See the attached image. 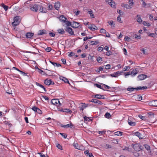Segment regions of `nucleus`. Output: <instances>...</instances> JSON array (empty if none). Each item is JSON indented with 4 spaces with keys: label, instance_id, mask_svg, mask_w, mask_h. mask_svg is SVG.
Segmentation results:
<instances>
[{
    "label": "nucleus",
    "instance_id": "1",
    "mask_svg": "<svg viewBox=\"0 0 157 157\" xmlns=\"http://www.w3.org/2000/svg\"><path fill=\"white\" fill-rule=\"evenodd\" d=\"M147 89V87L145 86H143L142 87H137L136 88L132 87H129L127 89V90L128 91H133L135 90H143L144 89Z\"/></svg>",
    "mask_w": 157,
    "mask_h": 157
},
{
    "label": "nucleus",
    "instance_id": "2",
    "mask_svg": "<svg viewBox=\"0 0 157 157\" xmlns=\"http://www.w3.org/2000/svg\"><path fill=\"white\" fill-rule=\"evenodd\" d=\"M132 147L136 151H140L142 150V147L137 144H133L132 145Z\"/></svg>",
    "mask_w": 157,
    "mask_h": 157
},
{
    "label": "nucleus",
    "instance_id": "3",
    "mask_svg": "<svg viewBox=\"0 0 157 157\" xmlns=\"http://www.w3.org/2000/svg\"><path fill=\"white\" fill-rule=\"evenodd\" d=\"M39 6L37 4H35L33 5V4H30L29 6L30 9L33 11L36 12L39 8Z\"/></svg>",
    "mask_w": 157,
    "mask_h": 157
},
{
    "label": "nucleus",
    "instance_id": "4",
    "mask_svg": "<svg viewBox=\"0 0 157 157\" xmlns=\"http://www.w3.org/2000/svg\"><path fill=\"white\" fill-rule=\"evenodd\" d=\"M51 103L54 105H56L57 106L61 105L59 99H53L51 101Z\"/></svg>",
    "mask_w": 157,
    "mask_h": 157
},
{
    "label": "nucleus",
    "instance_id": "5",
    "mask_svg": "<svg viewBox=\"0 0 157 157\" xmlns=\"http://www.w3.org/2000/svg\"><path fill=\"white\" fill-rule=\"evenodd\" d=\"M71 26L73 28H81L79 23L75 21H73L72 23Z\"/></svg>",
    "mask_w": 157,
    "mask_h": 157
},
{
    "label": "nucleus",
    "instance_id": "6",
    "mask_svg": "<svg viewBox=\"0 0 157 157\" xmlns=\"http://www.w3.org/2000/svg\"><path fill=\"white\" fill-rule=\"evenodd\" d=\"M65 30L71 35H74V31L71 27H67L65 29Z\"/></svg>",
    "mask_w": 157,
    "mask_h": 157
},
{
    "label": "nucleus",
    "instance_id": "7",
    "mask_svg": "<svg viewBox=\"0 0 157 157\" xmlns=\"http://www.w3.org/2000/svg\"><path fill=\"white\" fill-rule=\"evenodd\" d=\"M149 105L150 106L157 107V100H154L149 102Z\"/></svg>",
    "mask_w": 157,
    "mask_h": 157
},
{
    "label": "nucleus",
    "instance_id": "8",
    "mask_svg": "<svg viewBox=\"0 0 157 157\" xmlns=\"http://www.w3.org/2000/svg\"><path fill=\"white\" fill-rule=\"evenodd\" d=\"M132 117H129L128 121V123L131 126H134L136 125V123L132 121Z\"/></svg>",
    "mask_w": 157,
    "mask_h": 157
},
{
    "label": "nucleus",
    "instance_id": "9",
    "mask_svg": "<svg viewBox=\"0 0 157 157\" xmlns=\"http://www.w3.org/2000/svg\"><path fill=\"white\" fill-rule=\"evenodd\" d=\"M105 2H108L112 7H115V4L113 1L112 0H106Z\"/></svg>",
    "mask_w": 157,
    "mask_h": 157
},
{
    "label": "nucleus",
    "instance_id": "10",
    "mask_svg": "<svg viewBox=\"0 0 157 157\" xmlns=\"http://www.w3.org/2000/svg\"><path fill=\"white\" fill-rule=\"evenodd\" d=\"M94 98H96L97 99H105V98L104 96L103 95H101V94H97L95 95L94 97Z\"/></svg>",
    "mask_w": 157,
    "mask_h": 157
},
{
    "label": "nucleus",
    "instance_id": "11",
    "mask_svg": "<svg viewBox=\"0 0 157 157\" xmlns=\"http://www.w3.org/2000/svg\"><path fill=\"white\" fill-rule=\"evenodd\" d=\"M39 7H40L39 11L43 13H46L47 12V10L45 8H44L43 7L41 6H39Z\"/></svg>",
    "mask_w": 157,
    "mask_h": 157
},
{
    "label": "nucleus",
    "instance_id": "12",
    "mask_svg": "<svg viewBox=\"0 0 157 157\" xmlns=\"http://www.w3.org/2000/svg\"><path fill=\"white\" fill-rule=\"evenodd\" d=\"M122 72H119V71L116 72L113 74H111L110 75L112 77H116L118 75H120Z\"/></svg>",
    "mask_w": 157,
    "mask_h": 157
},
{
    "label": "nucleus",
    "instance_id": "13",
    "mask_svg": "<svg viewBox=\"0 0 157 157\" xmlns=\"http://www.w3.org/2000/svg\"><path fill=\"white\" fill-rule=\"evenodd\" d=\"M60 6V3L59 2H58L55 3L54 7L56 10H58L59 9Z\"/></svg>",
    "mask_w": 157,
    "mask_h": 157
},
{
    "label": "nucleus",
    "instance_id": "14",
    "mask_svg": "<svg viewBox=\"0 0 157 157\" xmlns=\"http://www.w3.org/2000/svg\"><path fill=\"white\" fill-rule=\"evenodd\" d=\"M147 76L146 75H141L138 76V78L140 80H143Z\"/></svg>",
    "mask_w": 157,
    "mask_h": 157
},
{
    "label": "nucleus",
    "instance_id": "15",
    "mask_svg": "<svg viewBox=\"0 0 157 157\" xmlns=\"http://www.w3.org/2000/svg\"><path fill=\"white\" fill-rule=\"evenodd\" d=\"M59 19V20L63 22H65L67 18L64 16V15H62L60 16Z\"/></svg>",
    "mask_w": 157,
    "mask_h": 157
},
{
    "label": "nucleus",
    "instance_id": "16",
    "mask_svg": "<svg viewBox=\"0 0 157 157\" xmlns=\"http://www.w3.org/2000/svg\"><path fill=\"white\" fill-rule=\"evenodd\" d=\"M34 35V33L28 32L26 34V37L27 38H31Z\"/></svg>",
    "mask_w": 157,
    "mask_h": 157
},
{
    "label": "nucleus",
    "instance_id": "17",
    "mask_svg": "<svg viewBox=\"0 0 157 157\" xmlns=\"http://www.w3.org/2000/svg\"><path fill=\"white\" fill-rule=\"evenodd\" d=\"M121 6L122 7H124L126 9H131L132 7L129 5L127 4H124V3H122Z\"/></svg>",
    "mask_w": 157,
    "mask_h": 157
},
{
    "label": "nucleus",
    "instance_id": "18",
    "mask_svg": "<svg viewBox=\"0 0 157 157\" xmlns=\"http://www.w3.org/2000/svg\"><path fill=\"white\" fill-rule=\"evenodd\" d=\"M46 31L45 30H41L39 31L38 33V34L39 35H42L44 34H46Z\"/></svg>",
    "mask_w": 157,
    "mask_h": 157
},
{
    "label": "nucleus",
    "instance_id": "19",
    "mask_svg": "<svg viewBox=\"0 0 157 157\" xmlns=\"http://www.w3.org/2000/svg\"><path fill=\"white\" fill-rule=\"evenodd\" d=\"M134 134L136 136H138L140 139H142V135L139 132H137L134 133Z\"/></svg>",
    "mask_w": 157,
    "mask_h": 157
},
{
    "label": "nucleus",
    "instance_id": "20",
    "mask_svg": "<svg viewBox=\"0 0 157 157\" xmlns=\"http://www.w3.org/2000/svg\"><path fill=\"white\" fill-rule=\"evenodd\" d=\"M60 78L61 80H62V81H64L65 83H69V81H68V79L65 77L61 76L60 77Z\"/></svg>",
    "mask_w": 157,
    "mask_h": 157
},
{
    "label": "nucleus",
    "instance_id": "21",
    "mask_svg": "<svg viewBox=\"0 0 157 157\" xmlns=\"http://www.w3.org/2000/svg\"><path fill=\"white\" fill-rule=\"evenodd\" d=\"M61 126L62 127L67 128L68 127H71V126H73V125L72 123H71L70 124H67L64 125H61Z\"/></svg>",
    "mask_w": 157,
    "mask_h": 157
},
{
    "label": "nucleus",
    "instance_id": "22",
    "mask_svg": "<svg viewBox=\"0 0 157 157\" xmlns=\"http://www.w3.org/2000/svg\"><path fill=\"white\" fill-rule=\"evenodd\" d=\"M36 84L37 86H39L40 87L42 88L44 90L45 92L47 91V90H46L45 88L44 87V86H43L40 84L39 83L37 82H36Z\"/></svg>",
    "mask_w": 157,
    "mask_h": 157
},
{
    "label": "nucleus",
    "instance_id": "23",
    "mask_svg": "<svg viewBox=\"0 0 157 157\" xmlns=\"http://www.w3.org/2000/svg\"><path fill=\"white\" fill-rule=\"evenodd\" d=\"M136 17H138L137 19V22L140 24H141L142 22V20L140 17V15L138 14L137 15Z\"/></svg>",
    "mask_w": 157,
    "mask_h": 157
},
{
    "label": "nucleus",
    "instance_id": "24",
    "mask_svg": "<svg viewBox=\"0 0 157 157\" xmlns=\"http://www.w3.org/2000/svg\"><path fill=\"white\" fill-rule=\"evenodd\" d=\"M1 6L6 11L8 9V6L5 5L4 3H2Z\"/></svg>",
    "mask_w": 157,
    "mask_h": 157
},
{
    "label": "nucleus",
    "instance_id": "25",
    "mask_svg": "<svg viewBox=\"0 0 157 157\" xmlns=\"http://www.w3.org/2000/svg\"><path fill=\"white\" fill-rule=\"evenodd\" d=\"M58 33L61 34H63L65 33V31L63 29H59L57 30Z\"/></svg>",
    "mask_w": 157,
    "mask_h": 157
},
{
    "label": "nucleus",
    "instance_id": "26",
    "mask_svg": "<svg viewBox=\"0 0 157 157\" xmlns=\"http://www.w3.org/2000/svg\"><path fill=\"white\" fill-rule=\"evenodd\" d=\"M19 21H14V22L12 23V25L13 26L15 27L18 25L19 24Z\"/></svg>",
    "mask_w": 157,
    "mask_h": 157
},
{
    "label": "nucleus",
    "instance_id": "27",
    "mask_svg": "<svg viewBox=\"0 0 157 157\" xmlns=\"http://www.w3.org/2000/svg\"><path fill=\"white\" fill-rule=\"evenodd\" d=\"M89 14L90 15V16L92 18H94V14L92 13V11L91 10H90L89 11H88Z\"/></svg>",
    "mask_w": 157,
    "mask_h": 157
},
{
    "label": "nucleus",
    "instance_id": "28",
    "mask_svg": "<svg viewBox=\"0 0 157 157\" xmlns=\"http://www.w3.org/2000/svg\"><path fill=\"white\" fill-rule=\"evenodd\" d=\"M123 132L120 131H117L114 133L115 135L117 136H121L122 135Z\"/></svg>",
    "mask_w": 157,
    "mask_h": 157
},
{
    "label": "nucleus",
    "instance_id": "29",
    "mask_svg": "<svg viewBox=\"0 0 157 157\" xmlns=\"http://www.w3.org/2000/svg\"><path fill=\"white\" fill-rule=\"evenodd\" d=\"M143 24L144 25L147 26H150L151 25V24L145 21L143 22Z\"/></svg>",
    "mask_w": 157,
    "mask_h": 157
},
{
    "label": "nucleus",
    "instance_id": "30",
    "mask_svg": "<svg viewBox=\"0 0 157 157\" xmlns=\"http://www.w3.org/2000/svg\"><path fill=\"white\" fill-rule=\"evenodd\" d=\"M140 50L143 53L144 55H147V50L146 49L144 48H142V49H140Z\"/></svg>",
    "mask_w": 157,
    "mask_h": 157
},
{
    "label": "nucleus",
    "instance_id": "31",
    "mask_svg": "<svg viewBox=\"0 0 157 157\" xmlns=\"http://www.w3.org/2000/svg\"><path fill=\"white\" fill-rule=\"evenodd\" d=\"M37 68L38 70V72L39 73H40L41 74H42L43 75H47V74L45 73V72H44L43 71L39 69L38 67H37Z\"/></svg>",
    "mask_w": 157,
    "mask_h": 157
},
{
    "label": "nucleus",
    "instance_id": "32",
    "mask_svg": "<svg viewBox=\"0 0 157 157\" xmlns=\"http://www.w3.org/2000/svg\"><path fill=\"white\" fill-rule=\"evenodd\" d=\"M50 80H48V79H46L44 81V84L46 85H50Z\"/></svg>",
    "mask_w": 157,
    "mask_h": 157
},
{
    "label": "nucleus",
    "instance_id": "33",
    "mask_svg": "<svg viewBox=\"0 0 157 157\" xmlns=\"http://www.w3.org/2000/svg\"><path fill=\"white\" fill-rule=\"evenodd\" d=\"M108 23L112 26V27H114V24H113V21H108Z\"/></svg>",
    "mask_w": 157,
    "mask_h": 157
},
{
    "label": "nucleus",
    "instance_id": "34",
    "mask_svg": "<svg viewBox=\"0 0 157 157\" xmlns=\"http://www.w3.org/2000/svg\"><path fill=\"white\" fill-rule=\"evenodd\" d=\"M90 42L92 45H96L99 43V42L98 41H91Z\"/></svg>",
    "mask_w": 157,
    "mask_h": 157
},
{
    "label": "nucleus",
    "instance_id": "35",
    "mask_svg": "<svg viewBox=\"0 0 157 157\" xmlns=\"http://www.w3.org/2000/svg\"><path fill=\"white\" fill-rule=\"evenodd\" d=\"M56 146L58 149H59L61 150L63 149L62 146L59 144L58 143L56 144Z\"/></svg>",
    "mask_w": 157,
    "mask_h": 157
},
{
    "label": "nucleus",
    "instance_id": "36",
    "mask_svg": "<svg viewBox=\"0 0 157 157\" xmlns=\"http://www.w3.org/2000/svg\"><path fill=\"white\" fill-rule=\"evenodd\" d=\"M63 110V112L66 113H71L72 112V111L71 110H70L69 109H65L64 110Z\"/></svg>",
    "mask_w": 157,
    "mask_h": 157
},
{
    "label": "nucleus",
    "instance_id": "37",
    "mask_svg": "<svg viewBox=\"0 0 157 157\" xmlns=\"http://www.w3.org/2000/svg\"><path fill=\"white\" fill-rule=\"evenodd\" d=\"M105 116L106 118H109L111 117V115L109 113L107 112L105 114Z\"/></svg>",
    "mask_w": 157,
    "mask_h": 157
},
{
    "label": "nucleus",
    "instance_id": "38",
    "mask_svg": "<svg viewBox=\"0 0 157 157\" xmlns=\"http://www.w3.org/2000/svg\"><path fill=\"white\" fill-rule=\"evenodd\" d=\"M94 85L95 86H96L97 87L104 90V89H103L102 87L101 86V85H99L97 83L95 84Z\"/></svg>",
    "mask_w": 157,
    "mask_h": 157
},
{
    "label": "nucleus",
    "instance_id": "39",
    "mask_svg": "<svg viewBox=\"0 0 157 157\" xmlns=\"http://www.w3.org/2000/svg\"><path fill=\"white\" fill-rule=\"evenodd\" d=\"M128 2H128L129 3V6H130L131 7L133 6V5L134 4V2H133V0H129Z\"/></svg>",
    "mask_w": 157,
    "mask_h": 157
},
{
    "label": "nucleus",
    "instance_id": "40",
    "mask_svg": "<svg viewBox=\"0 0 157 157\" xmlns=\"http://www.w3.org/2000/svg\"><path fill=\"white\" fill-rule=\"evenodd\" d=\"M20 17L19 16H16L14 17L13 19L14 21H19V19Z\"/></svg>",
    "mask_w": 157,
    "mask_h": 157
},
{
    "label": "nucleus",
    "instance_id": "41",
    "mask_svg": "<svg viewBox=\"0 0 157 157\" xmlns=\"http://www.w3.org/2000/svg\"><path fill=\"white\" fill-rule=\"evenodd\" d=\"M138 116L140 119H142L143 120L145 121L146 120L145 116H142L141 115H139Z\"/></svg>",
    "mask_w": 157,
    "mask_h": 157
},
{
    "label": "nucleus",
    "instance_id": "42",
    "mask_svg": "<svg viewBox=\"0 0 157 157\" xmlns=\"http://www.w3.org/2000/svg\"><path fill=\"white\" fill-rule=\"evenodd\" d=\"M65 22L66 23V25L68 26H69L70 25H71L72 23H71V22L70 21H66V22Z\"/></svg>",
    "mask_w": 157,
    "mask_h": 157
},
{
    "label": "nucleus",
    "instance_id": "43",
    "mask_svg": "<svg viewBox=\"0 0 157 157\" xmlns=\"http://www.w3.org/2000/svg\"><path fill=\"white\" fill-rule=\"evenodd\" d=\"M68 53H69V54H68V56L69 57H71L75 55V53L73 52H69Z\"/></svg>",
    "mask_w": 157,
    "mask_h": 157
},
{
    "label": "nucleus",
    "instance_id": "44",
    "mask_svg": "<svg viewBox=\"0 0 157 157\" xmlns=\"http://www.w3.org/2000/svg\"><path fill=\"white\" fill-rule=\"evenodd\" d=\"M84 119L85 121H90L91 119L87 117L86 116L84 117Z\"/></svg>",
    "mask_w": 157,
    "mask_h": 157
},
{
    "label": "nucleus",
    "instance_id": "45",
    "mask_svg": "<svg viewBox=\"0 0 157 157\" xmlns=\"http://www.w3.org/2000/svg\"><path fill=\"white\" fill-rule=\"evenodd\" d=\"M92 38V37L91 36H86L83 39V40L84 41H85L86 40L88 39H91Z\"/></svg>",
    "mask_w": 157,
    "mask_h": 157
},
{
    "label": "nucleus",
    "instance_id": "46",
    "mask_svg": "<svg viewBox=\"0 0 157 157\" xmlns=\"http://www.w3.org/2000/svg\"><path fill=\"white\" fill-rule=\"evenodd\" d=\"M130 68V67H129L128 66H126L124 68V69L123 70V71H126L128 70Z\"/></svg>",
    "mask_w": 157,
    "mask_h": 157
},
{
    "label": "nucleus",
    "instance_id": "47",
    "mask_svg": "<svg viewBox=\"0 0 157 157\" xmlns=\"http://www.w3.org/2000/svg\"><path fill=\"white\" fill-rule=\"evenodd\" d=\"M97 60L99 63H100L102 61V59L100 57H98L97 59Z\"/></svg>",
    "mask_w": 157,
    "mask_h": 157
},
{
    "label": "nucleus",
    "instance_id": "48",
    "mask_svg": "<svg viewBox=\"0 0 157 157\" xmlns=\"http://www.w3.org/2000/svg\"><path fill=\"white\" fill-rule=\"evenodd\" d=\"M52 7H53L52 5L49 4L48 5V10H52Z\"/></svg>",
    "mask_w": 157,
    "mask_h": 157
},
{
    "label": "nucleus",
    "instance_id": "49",
    "mask_svg": "<svg viewBox=\"0 0 157 157\" xmlns=\"http://www.w3.org/2000/svg\"><path fill=\"white\" fill-rule=\"evenodd\" d=\"M82 105H81V107L83 108V109H84L86 108V107L87 106V105H86L84 103H81Z\"/></svg>",
    "mask_w": 157,
    "mask_h": 157
},
{
    "label": "nucleus",
    "instance_id": "50",
    "mask_svg": "<svg viewBox=\"0 0 157 157\" xmlns=\"http://www.w3.org/2000/svg\"><path fill=\"white\" fill-rule=\"evenodd\" d=\"M141 0L142 2L143 6V7H145L147 5L146 3H145L144 0Z\"/></svg>",
    "mask_w": 157,
    "mask_h": 157
},
{
    "label": "nucleus",
    "instance_id": "51",
    "mask_svg": "<svg viewBox=\"0 0 157 157\" xmlns=\"http://www.w3.org/2000/svg\"><path fill=\"white\" fill-rule=\"evenodd\" d=\"M136 71L133 70L131 72V75H135L137 73L136 72Z\"/></svg>",
    "mask_w": 157,
    "mask_h": 157
},
{
    "label": "nucleus",
    "instance_id": "52",
    "mask_svg": "<svg viewBox=\"0 0 157 157\" xmlns=\"http://www.w3.org/2000/svg\"><path fill=\"white\" fill-rule=\"evenodd\" d=\"M105 131L103 130L101 131H99L98 132V134L101 135H103L105 134Z\"/></svg>",
    "mask_w": 157,
    "mask_h": 157
},
{
    "label": "nucleus",
    "instance_id": "53",
    "mask_svg": "<svg viewBox=\"0 0 157 157\" xmlns=\"http://www.w3.org/2000/svg\"><path fill=\"white\" fill-rule=\"evenodd\" d=\"M117 12L120 14L121 16L123 15L124 13L123 12H121V10H117Z\"/></svg>",
    "mask_w": 157,
    "mask_h": 157
},
{
    "label": "nucleus",
    "instance_id": "54",
    "mask_svg": "<svg viewBox=\"0 0 157 157\" xmlns=\"http://www.w3.org/2000/svg\"><path fill=\"white\" fill-rule=\"evenodd\" d=\"M111 66L109 64H108L105 66V68L106 69H109L110 68Z\"/></svg>",
    "mask_w": 157,
    "mask_h": 157
},
{
    "label": "nucleus",
    "instance_id": "55",
    "mask_svg": "<svg viewBox=\"0 0 157 157\" xmlns=\"http://www.w3.org/2000/svg\"><path fill=\"white\" fill-rule=\"evenodd\" d=\"M49 35L51 37H54L55 36V34L52 32H50L49 33Z\"/></svg>",
    "mask_w": 157,
    "mask_h": 157
},
{
    "label": "nucleus",
    "instance_id": "56",
    "mask_svg": "<svg viewBox=\"0 0 157 157\" xmlns=\"http://www.w3.org/2000/svg\"><path fill=\"white\" fill-rule=\"evenodd\" d=\"M106 32V30L103 29H101L100 30V32L101 33H105Z\"/></svg>",
    "mask_w": 157,
    "mask_h": 157
},
{
    "label": "nucleus",
    "instance_id": "57",
    "mask_svg": "<svg viewBox=\"0 0 157 157\" xmlns=\"http://www.w3.org/2000/svg\"><path fill=\"white\" fill-rule=\"evenodd\" d=\"M144 146L146 149L148 151L150 149V147L147 144H145L144 145Z\"/></svg>",
    "mask_w": 157,
    "mask_h": 157
},
{
    "label": "nucleus",
    "instance_id": "58",
    "mask_svg": "<svg viewBox=\"0 0 157 157\" xmlns=\"http://www.w3.org/2000/svg\"><path fill=\"white\" fill-rule=\"evenodd\" d=\"M103 48L101 47H99L98 48V51L101 52L103 50Z\"/></svg>",
    "mask_w": 157,
    "mask_h": 157
},
{
    "label": "nucleus",
    "instance_id": "59",
    "mask_svg": "<svg viewBox=\"0 0 157 157\" xmlns=\"http://www.w3.org/2000/svg\"><path fill=\"white\" fill-rule=\"evenodd\" d=\"M137 96H138V98H137L140 101L142 99V96L140 95V94L138 95Z\"/></svg>",
    "mask_w": 157,
    "mask_h": 157
},
{
    "label": "nucleus",
    "instance_id": "60",
    "mask_svg": "<svg viewBox=\"0 0 157 157\" xmlns=\"http://www.w3.org/2000/svg\"><path fill=\"white\" fill-rule=\"evenodd\" d=\"M117 21L119 22L120 23H122V22L121 21V18H120V16H119L117 17Z\"/></svg>",
    "mask_w": 157,
    "mask_h": 157
},
{
    "label": "nucleus",
    "instance_id": "61",
    "mask_svg": "<svg viewBox=\"0 0 157 157\" xmlns=\"http://www.w3.org/2000/svg\"><path fill=\"white\" fill-rule=\"evenodd\" d=\"M112 54V52L111 51H107V52L106 53V55L107 56H109L110 55H111Z\"/></svg>",
    "mask_w": 157,
    "mask_h": 157
},
{
    "label": "nucleus",
    "instance_id": "62",
    "mask_svg": "<svg viewBox=\"0 0 157 157\" xmlns=\"http://www.w3.org/2000/svg\"><path fill=\"white\" fill-rule=\"evenodd\" d=\"M38 108L36 106H34L32 108V109L35 112H36Z\"/></svg>",
    "mask_w": 157,
    "mask_h": 157
},
{
    "label": "nucleus",
    "instance_id": "63",
    "mask_svg": "<svg viewBox=\"0 0 157 157\" xmlns=\"http://www.w3.org/2000/svg\"><path fill=\"white\" fill-rule=\"evenodd\" d=\"M52 50V48L50 47L47 48L45 50L47 52H50Z\"/></svg>",
    "mask_w": 157,
    "mask_h": 157
},
{
    "label": "nucleus",
    "instance_id": "64",
    "mask_svg": "<svg viewBox=\"0 0 157 157\" xmlns=\"http://www.w3.org/2000/svg\"><path fill=\"white\" fill-rule=\"evenodd\" d=\"M36 112L40 114L42 113V111L39 108L37 109Z\"/></svg>",
    "mask_w": 157,
    "mask_h": 157
}]
</instances>
